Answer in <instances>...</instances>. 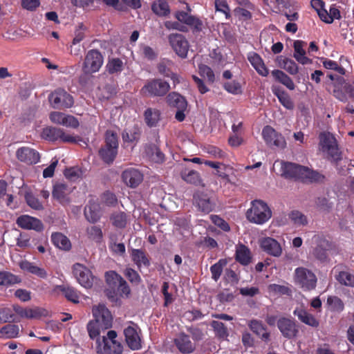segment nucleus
I'll return each mask as SVG.
<instances>
[{"label":"nucleus","instance_id":"f257e3e1","mask_svg":"<svg viewBox=\"0 0 354 354\" xmlns=\"http://www.w3.org/2000/svg\"><path fill=\"white\" fill-rule=\"evenodd\" d=\"M314 246L312 249V255L322 263H328L330 261L329 252L335 250L333 242L327 239L324 235H315L313 238Z\"/></svg>","mask_w":354,"mask_h":354},{"label":"nucleus","instance_id":"f03ea898","mask_svg":"<svg viewBox=\"0 0 354 354\" xmlns=\"http://www.w3.org/2000/svg\"><path fill=\"white\" fill-rule=\"evenodd\" d=\"M272 216V211L266 203L261 200H254L251 207L247 211L246 217L252 223L262 225Z\"/></svg>","mask_w":354,"mask_h":354},{"label":"nucleus","instance_id":"7ed1b4c3","mask_svg":"<svg viewBox=\"0 0 354 354\" xmlns=\"http://www.w3.org/2000/svg\"><path fill=\"white\" fill-rule=\"evenodd\" d=\"M115 330H109L106 336L97 339L96 349L98 354H122L123 347L116 339Z\"/></svg>","mask_w":354,"mask_h":354},{"label":"nucleus","instance_id":"20e7f679","mask_svg":"<svg viewBox=\"0 0 354 354\" xmlns=\"http://www.w3.org/2000/svg\"><path fill=\"white\" fill-rule=\"evenodd\" d=\"M118 149V135L112 131H106L105 133V145L99 150V156L102 161L111 165L115 160Z\"/></svg>","mask_w":354,"mask_h":354},{"label":"nucleus","instance_id":"39448f33","mask_svg":"<svg viewBox=\"0 0 354 354\" xmlns=\"http://www.w3.org/2000/svg\"><path fill=\"white\" fill-rule=\"evenodd\" d=\"M170 90L169 84L159 78L148 80L142 87V94L149 97H163Z\"/></svg>","mask_w":354,"mask_h":354},{"label":"nucleus","instance_id":"423d86ee","mask_svg":"<svg viewBox=\"0 0 354 354\" xmlns=\"http://www.w3.org/2000/svg\"><path fill=\"white\" fill-rule=\"evenodd\" d=\"M295 281L304 291H310L316 288L317 279L311 270L299 267L295 270Z\"/></svg>","mask_w":354,"mask_h":354},{"label":"nucleus","instance_id":"0eeeda50","mask_svg":"<svg viewBox=\"0 0 354 354\" xmlns=\"http://www.w3.org/2000/svg\"><path fill=\"white\" fill-rule=\"evenodd\" d=\"M332 86V93L339 101L346 102L348 97L354 99V86L348 82L344 77L337 78V81L333 82Z\"/></svg>","mask_w":354,"mask_h":354},{"label":"nucleus","instance_id":"6e6552de","mask_svg":"<svg viewBox=\"0 0 354 354\" xmlns=\"http://www.w3.org/2000/svg\"><path fill=\"white\" fill-rule=\"evenodd\" d=\"M49 102L54 109H65L73 105V97L64 89L58 88L52 92L48 97Z\"/></svg>","mask_w":354,"mask_h":354},{"label":"nucleus","instance_id":"1a4fd4ad","mask_svg":"<svg viewBox=\"0 0 354 354\" xmlns=\"http://www.w3.org/2000/svg\"><path fill=\"white\" fill-rule=\"evenodd\" d=\"M92 313L94 317L93 320L100 325L102 330L112 327L113 316L105 305L94 306L92 308Z\"/></svg>","mask_w":354,"mask_h":354},{"label":"nucleus","instance_id":"9d476101","mask_svg":"<svg viewBox=\"0 0 354 354\" xmlns=\"http://www.w3.org/2000/svg\"><path fill=\"white\" fill-rule=\"evenodd\" d=\"M281 176L286 179H293L302 182L305 167L297 163L281 160L280 162Z\"/></svg>","mask_w":354,"mask_h":354},{"label":"nucleus","instance_id":"9b49d317","mask_svg":"<svg viewBox=\"0 0 354 354\" xmlns=\"http://www.w3.org/2000/svg\"><path fill=\"white\" fill-rule=\"evenodd\" d=\"M168 105L178 109L175 118L178 122H183L185 118V111L187 108V102L185 97L176 92H171L166 97Z\"/></svg>","mask_w":354,"mask_h":354},{"label":"nucleus","instance_id":"f8f14e48","mask_svg":"<svg viewBox=\"0 0 354 354\" xmlns=\"http://www.w3.org/2000/svg\"><path fill=\"white\" fill-rule=\"evenodd\" d=\"M103 60V56L98 50H88L83 64L84 72L88 74L97 72L102 66Z\"/></svg>","mask_w":354,"mask_h":354},{"label":"nucleus","instance_id":"ddd939ff","mask_svg":"<svg viewBox=\"0 0 354 354\" xmlns=\"http://www.w3.org/2000/svg\"><path fill=\"white\" fill-rule=\"evenodd\" d=\"M168 41L174 51L182 59L187 57L189 44L186 37L179 33H172L168 36Z\"/></svg>","mask_w":354,"mask_h":354},{"label":"nucleus","instance_id":"4468645a","mask_svg":"<svg viewBox=\"0 0 354 354\" xmlns=\"http://www.w3.org/2000/svg\"><path fill=\"white\" fill-rule=\"evenodd\" d=\"M176 19L191 29L193 34L200 33L203 28V23L198 17L192 15L185 11H177L174 15Z\"/></svg>","mask_w":354,"mask_h":354},{"label":"nucleus","instance_id":"2eb2a0df","mask_svg":"<svg viewBox=\"0 0 354 354\" xmlns=\"http://www.w3.org/2000/svg\"><path fill=\"white\" fill-rule=\"evenodd\" d=\"M176 19L191 29L193 34L200 33L203 28V23L198 17L192 15L185 11H177L174 15Z\"/></svg>","mask_w":354,"mask_h":354},{"label":"nucleus","instance_id":"dca6fc26","mask_svg":"<svg viewBox=\"0 0 354 354\" xmlns=\"http://www.w3.org/2000/svg\"><path fill=\"white\" fill-rule=\"evenodd\" d=\"M262 136L265 142L269 147H276L277 148L283 149L286 146L284 137L269 125L263 127Z\"/></svg>","mask_w":354,"mask_h":354},{"label":"nucleus","instance_id":"f3484780","mask_svg":"<svg viewBox=\"0 0 354 354\" xmlns=\"http://www.w3.org/2000/svg\"><path fill=\"white\" fill-rule=\"evenodd\" d=\"M73 273L78 283L85 288H90L93 284V276L89 269L81 263L73 266Z\"/></svg>","mask_w":354,"mask_h":354},{"label":"nucleus","instance_id":"a211bd4d","mask_svg":"<svg viewBox=\"0 0 354 354\" xmlns=\"http://www.w3.org/2000/svg\"><path fill=\"white\" fill-rule=\"evenodd\" d=\"M193 204L198 211L204 214H209L213 211L216 205L208 194L200 191L194 194Z\"/></svg>","mask_w":354,"mask_h":354},{"label":"nucleus","instance_id":"6ab92c4d","mask_svg":"<svg viewBox=\"0 0 354 354\" xmlns=\"http://www.w3.org/2000/svg\"><path fill=\"white\" fill-rule=\"evenodd\" d=\"M42 138L49 141L60 140L63 142H75L74 137L66 134L63 129L57 127H47L43 129Z\"/></svg>","mask_w":354,"mask_h":354},{"label":"nucleus","instance_id":"aec40b11","mask_svg":"<svg viewBox=\"0 0 354 354\" xmlns=\"http://www.w3.org/2000/svg\"><path fill=\"white\" fill-rule=\"evenodd\" d=\"M132 326H129L124 330V335L127 344L131 350L141 348V338L138 333L140 328L136 324L131 322Z\"/></svg>","mask_w":354,"mask_h":354},{"label":"nucleus","instance_id":"412c9836","mask_svg":"<svg viewBox=\"0 0 354 354\" xmlns=\"http://www.w3.org/2000/svg\"><path fill=\"white\" fill-rule=\"evenodd\" d=\"M277 327L282 335L289 339L295 337L299 333L295 321L287 317L279 318Z\"/></svg>","mask_w":354,"mask_h":354},{"label":"nucleus","instance_id":"4be33fe9","mask_svg":"<svg viewBox=\"0 0 354 354\" xmlns=\"http://www.w3.org/2000/svg\"><path fill=\"white\" fill-rule=\"evenodd\" d=\"M293 315L299 322L313 328H317L319 326V320L302 306L296 307L293 310Z\"/></svg>","mask_w":354,"mask_h":354},{"label":"nucleus","instance_id":"5701e85b","mask_svg":"<svg viewBox=\"0 0 354 354\" xmlns=\"http://www.w3.org/2000/svg\"><path fill=\"white\" fill-rule=\"evenodd\" d=\"M17 159L28 165L36 164L39 161L40 156L37 151L28 147H22L16 151Z\"/></svg>","mask_w":354,"mask_h":354},{"label":"nucleus","instance_id":"b1692460","mask_svg":"<svg viewBox=\"0 0 354 354\" xmlns=\"http://www.w3.org/2000/svg\"><path fill=\"white\" fill-rule=\"evenodd\" d=\"M16 223L24 230H33L36 232H41L44 230V225L39 219L26 214L19 216Z\"/></svg>","mask_w":354,"mask_h":354},{"label":"nucleus","instance_id":"393cba45","mask_svg":"<svg viewBox=\"0 0 354 354\" xmlns=\"http://www.w3.org/2000/svg\"><path fill=\"white\" fill-rule=\"evenodd\" d=\"M174 63L168 59H162L157 65L158 73L166 77H169L173 81L174 86L180 83L179 75L173 72Z\"/></svg>","mask_w":354,"mask_h":354},{"label":"nucleus","instance_id":"a878e982","mask_svg":"<svg viewBox=\"0 0 354 354\" xmlns=\"http://www.w3.org/2000/svg\"><path fill=\"white\" fill-rule=\"evenodd\" d=\"M13 308L15 312L22 318L39 319L48 315V312L46 309L39 307L29 308H23L19 306H14Z\"/></svg>","mask_w":354,"mask_h":354},{"label":"nucleus","instance_id":"bb28decb","mask_svg":"<svg viewBox=\"0 0 354 354\" xmlns=\"http://www.w3.org/2000/svg\"><path fill=\"white\" fill-rule=\"evenodd\" d=\"M122 179L127 186L135 188L142 181L143 175L137 169L128 168L122 172Z\"/></svg>","mask_w":354,"mask_h":354},{"label":"nucleus","instance_id":"cd10ccee","mask_svg":"<svg viewBox=\"0 0 354 354\" xmlns=\"http://www.w3.org/2000/svg\"><path fill=\"white\" fill-rule=\"evenodd\" d=\"M260 247L267 254L279 257L282 254V248L280 243L273 238L265 237L260 241Z\"/></svg>","mask_w":354,"mask_h":354},{"label":"nucleus","instance_id":"c85d7f7f","mask_svg":"<svg viewBox=\"0 0 354 354\" xmlns=\"http://www.w3.org/2000/svg\"><path fill=\"white\" fill-rule=\"evenodd\" d=\"M71 192L70 188L66 184L57 183L53 185L52 196L62 205H68L70 203L68 195Z\"/></svg>","mask_w":354,"mask_h":354},{"label":"nucleus","instance_id":"c756f323","mask_svg":"<svg viewBox=\"0 0 354 354\" xmlns=\"http://www.w3.org/2000/svg\"><path fill=\"white\" fill-rule=\"evenodd\" d=\"M130 257L131 261L140 271H141L142 267L148 268L151 266L150 257L144 250L131 249L130 252Z\"/></svg>","mask_w":354,"mask_h":354},{"label":"nucleus","instance_id":"7c9ffc66","mask_svg":"<svg viewBox=\"0 0 354 354\" xmlns=\"http://www.w3.org/2000/svg\"><path fill=\"white\" fill-rule=\"evenodd\" d=\"M174 344L183 353H191L194 350V346L189 335L184 333H180L175 339Z\"/></svg>","mask_w":354,"mask_h":354},{"label":"nucleus","instance_id":"2f4dec72","mask_svg":"<svg viewBox=\"0 0 354 354\" xmlns=\"http://www.w3.org/2000/svg\"><path fill=\"white\" fill-rule=\"evenodd\" d=\"M252 254L250 250L244 244L236 245L235 252V260L243 266H248L252 262Z\"/></svg>","mask_w":354,"mask_h":354},{"label":"nucleus","instance_id":"473e14b6","mask_svg":"<svg viewBox=\"0 0 354 354\" xmlns=\"http://www.w3.org/2000/svg\"><path fill=\"white\" fill-rule=\"evenodd\" d=\"M272 91L273 94L277 96L279 102L287 109L292 110L295 107L294 102H292L289 94L283 91L281 87L272 86Z\"/></svg>","mask_w":354,"mask_h":354},{"label":"nucleus","instance_id":"72a5a7b5","mask_svg":"<svg viewBox=\"0 0 354 354\" xmlns=\"http://www.w3.org/2000/svg\"><path fill=\"white\" fill-rule=\"evenodd\" d=\"M306 43L301 40H296L294 41V57L300 64L305 65L312 63V59L306 56V51L304 46Z\"/></svg>","mask_w":354,"mask_h":354},{"label":"nucleus","instance_id":"f704fd0d","mask_svg":"<svg viewBox=\"0 0 354 354\" xmlns=\"http://www.w3.org/2000/svg\"><path fill=\"white\" fill-rule=\"evenodd\" d=\"M142 130L138 125L125 129L122 133V138L124 142L137 143L141 136Z\"/></svg>","mask_w":354,"mask_h":354},{"label":"nucleus","instance_id":"c9c22d12","mask_svg":"<svg viewBox=\"0 0 354 354\" xmlns=\"http://www.w3.org/2000/svg\"><path fill=\"white\" fill-rule=\"evenodd\" d=\"M248 59L251 65L260 75L263 77L268 75V69L265 66L262 58L259 54L257 53H252L248 55Z\"/></svg>","mask_w":354,"mask_h":354},{"label":"nucleus","instance_id":"e433bc0d","mask_svg":"<svg viewBox=\"0 0 354 354\" xmlns=\"http://www.w3.org/2000/svg\"><path fill=\"white\" fill-rule=\"evenodd\" d=\"M19 267L24 271L35 274L41 279L47 277V272L44 268H39L28 261H21Z\"/></svg>","mask_w":354,"mask_h":354},{"label":"nucleus","instance_id":"4c0bfd02","mask_svg":"<svg viewBox=\"0 0 354 354\" xmlns=\"http://www.w3.org/2000/svg\"><path fill=\"white\" fill-rule=\"evenodd\" d=\"M303 175V183H323L326 180L324 175L318 171L310 169L308 167H305V171Z\"/></svg>","mask_w":354,"mask_h":354},{"label":"nucleus","instance_id":"58836bf2","mask_svg":"<svg viewBox=\"0 0 354 354\" xmlns=\"http://www.w3.org/2000/svg\"><path fill=\"white\" fill-rule=\"evenodd\" d=\"M51 241L53 245L63 250L68 251L71 248L68 238L61 232H54L51 234Z\"/></svg>","mask_w":354,"mask_h":354},{"label":"nucleus","instance_id":"ea45409f","mask_svg":"<svg viewBox=\"0 0 354 354\" xmlns=\"http://www.w3.org/2000/svg\"><path fill=\"white\" fill-rule=\"evenodd\" d=\"M251 330L261 337L263 341H268L270 338V333L266 331V327L261 321L252 319L248 324Z\"/></svg>","mask_w":354,"mask_h":354},{"label":"nucleus","instance_id":"a19ab883","mask_svg":"<svg viewBox=\"0 0 354 354\" xmlns=\"http://www.w3.org/2000/svg\"><path fill=\"white\" fill-rule=\"evenodd\" d=\"M272 75L277 82L286 86L289 90L295 89V85L292 80L283 71L275 69L272 71Z\"/></svg>","mask_w":354,"mask_h":354},{"label":"nucleus","instance_id":"79ce46f5","mask_svg":"<svg viewBox=\"0 0 354 354\" xmlns=\"http://www.w3.org/2000/svg\"><path fill=\"white\" fill-rule=\"evenodd\" d=\"M152 11L159 17H166L170 13V8L166 0H158L151 5Z\"/></svg>","mask_w":354,"mask_h":354},{"label":"nucleus","instance_id":"37998d69","mask_svg":"<svg viewBox=\"0 0 354 354\" xmlns=\"http://www.w3.org/2000/svg\"><path fill=\"white\" fill-rule=\"evenodd\" d=\"M21 278L7 271H0V286H10L20 283Z\"/></svg>","mask_w":354,"mask_h":354},{"label":"nucleus","instance_id":"c03bdc74","mask_svg":"<svg viewBox=\"0 0 354 354\" xmlns=\"http://www.w3.org/2000/svg\"><path fill=\"white\" fill-rule=\"evenodd\" d=\"M144 116L147 126L156 127L160 120V111L156 109L148 108L145 110Z\"/></svg>","mask_w":354,"mask_h":354},{"label":"nucleus","instance_id":"a18cd8bd","mask_svg":"<svg viewBox=\"0 0 354 354\" xmlns=\"http://www.w3.org/2000/svg\"><path fill=\"white\" fill-rule=\"evenodd\" d=\"M180 176L187 183L195 185H200L201 182L199 173L195 170L185 169L180 172Z\"/></svg>","mask_w":354,"mask_h":354},{"label":"nucleus","instance_id":"49530a36","mask_svg":"<svg viewBox=\"0 0 354 354\" xmlns=\"http://www.w3.org/2000/svg\"><path fill=\"white\" fill-rule=\"evenodd\" d=\"M335 278L341 285L354 287V275L349 272L340 270L335 274Z\"/></svg>","mask_w":354,"mask_h":354},{"label":"nucleus","instance_id":"de8ad7c7","mask_svg":"<svg viewBox=\"0 0 354 354\" xmlns=\"http://www.w3.org/2000/svg\"><path fill=\"white\" fill-rule=\"evenodd\" d=\"M123 278L118 274L115 271L110 270L105 273V280L110 288H111L113 292H115V288L120 283Z\"/></svg>","mask_w":354,"mask_h":354},{"label":"nucleus","instance_id":"09e8293b","mask_svg":"<svg viewBox=\"0 0 354 354\" xmlns=\"http://www.w3.org/2000/svg\"><path fill=\"white\" fill-rule=\"evenodd\" d=\"M106 68L109 74L118 73L124 69V63L120 58L109 59Z\"/></svg>","mask_w":354,"mask_h":354},{"label":"nucleus","instance_id":"8fccbe9b","mask_svg":"<svg viewBox=\"0 0 354 354\" xmlns=\"http://www.w3.org/2000/svg\"><path fill=\"white\" fill-rule=\"evenodd\" d=\"M110 219L113 225L120 229L124 228L127 223V216L122 212H114Z\"/></svg>","mask_w":354,"mask_h":354},{"label":"nucleus","instance_id":"3c124183","mask_svg":"<svg viewBox=\"0 0 354 354\" xmlns=\"http://www.w3.org/2000/svg\"><path fill=\"white\" fill-rule=\"evenodd\" d=\"M19 328L17 325L7 324L0 329V337L15 338L19 335Z\"/></svg>","mask_w":354,"mask_h":354},{"label":"nucleus","instance_id":"603ef678","mask_svg":"<svg viewBox=\"0 0 354 354\" xmlns=\"http://www.w3.org/2000/svg\"><path fill=\"white\" fill-rule=\"evenodd\" d=\"M211 326L217 337L226 339L228 337L229 333L227 328L223 322L214 320L211 322Z\"/></svg>","mask_w":354,"mask_h":354},{"label":"nucleus","instance_id":"864d4df0","mask_svg":"<svg viewBox=\"0 0 354 354\" xmlns=\"http://www.w3.org/2000/svg\"><path fill=\"white\" fill-rule=\"evenodd\" d=\"M227 265V261L224 259H221L218 262L214 263L210 267V272L212 274V278L217 281L223 272V268Z\"/></svg>","mask_w":354,"mask_h":354},{"label":"nucleus","instance_id":"5fc2aeb1","mask_svg":"<svg viewBox=\"0 0 354 354\" xmlns=\"http://www.w3.org/2000/svg\"><path fill=\"white\" fill-rule=\"evenodd\" d=\"M60 290L68 301L74 304L79 303V292L74 288L70 286H63L61 288Z\"/></svg>","mask_w":354,"mask_h":354},{"label":"nucleus","instance_id":"6e6d98bb","mask_svg":"<svg viewBox=\"0 0 354 354\" xmlns=\"http://www.w3.org/2000/svg\"><path fill=\"white\" fill-rule=\"evenodd\" d=\"M327 304L329 310L333 312H342L344 308L343 301L337 296H329L327 298Z\"/></svg>","mask_w":354,"mask_h":354},{"label":"nucleus","instance_id":"4d7b16f0","mask_svg":"<svg viewBox=\"0 0 354 354\" xmlns=\"http://www.w3.org/2000/svg\"><path fill=\"white\" fill-rule=\"evenodd\" d=\"M86 329L89 335V337L91 339H101L100 337L102 328L100 325L94 322L93 320H91L88 322L86 326Z\"/></svg>","mask_w":354,"mask_h":354},{"label":"nucleus","instance_id":"13d9d810","mask_svg":"<svg viewBox=\"0 0 354 354\" xmlns=\"http://www.w3.org/2000/svg\"><path fill=\"white\" fill-rule=\"evenodd\" d=\"M24 198L27 205L31 208L36 210L44 209L42 203L32 192H26Z\"/></svg>","mask_w":354,"mask_h":354},{"label":"nucleus","instance_id":"bf43d9fd","mask_svg":"<svg viewBox=\"0 0 354 354\" xmlns=\"http://www.w3.org/2000/svg\"><path fill=\"white\" fill-rule=\"evenodd\" d=\"M268 290L275 295L290 296L292 290L290 288L283 285L272 283L268 286Z\"/></svg>","mask_w":354,"mask_h":354},{"label":"nucleus","instance_id":"052dcab7","mask_svg":"<svg viewBox=\"0 0 354 354\" xmlns=\"http://www.w3.org/2000/svg\"><path fill=\"white\" fill-rule=\"evenodd\" d=\"M199 74L207 79V81L212 84L215 81V75L213 70L205 64H201L198 66Z\"/></svg>","mask_w":354,"mask_h":354},{"label":"nucleus","instance_id":"680f3d73","mask_svg":"<svg viewBox=\"0 0 354 354\" xmlns=\"http://www.w3.org/2000/svg\"><path fill=\"white\" fill-rule=\"evenodd\" d=\"M289 218L295 225H306L308 223L306 216L297 210L292 211Z\"/></svg>","mask_w":354,"mask_h":354},{"label":"nucleus","instance_id":"e2e57ef3","mask_svg":"<svg viewBox=\"0 0 354 354\" xmlns=\"http://www.w3.org/2000/svg\"><path fill=\"white\" fill-rule=\"evenodd\" d=\"M324 151L327 153L328 159H330L333 162L337 164V162L342 160V154L337 144L327 149Z\"/></svg>","mask_w":354,"mask_h":354},{"label":"nucleus","instance_id":"0e129e2a","mask_svg":"<svg viewBox=\"0 0 354 354\" xmlns=\"http://www.w3.org/2000/svg\"><path fill=\"white\" fill-rule=\"evenodd\" d=\"M123 274L131 283L138 285L141 281V277L138 272L131 268H127Z\"/></svg>","mask_w":354,"mask_h":354},{"label":"nucleus","instance_id":"69168bd1","mask_svg":"<svg viewBox=\"0 0 354 354\" xmlns=\"http://www.w3.org/2000/svg\"><path fill=\"white\" fill-rule=\"evenodd\" d=\"M223 88L226 91L233 95H238L242 93L240 83L235 80L224 83Z\"/></svg>","mask_w":354,"mask_h":354},{"label":"nucleus","instance_id":"338daca9","mask_svg":"<svg viewBox=\"0 0 354 354\" xmlns=\"http://www.w3.org/2000/svg\"><path fill=\"white\" fill-rule=\"evenodd\" d=\"M250 10H254V9H250L245 7H236L234 9V13L239 19L247 21L251 19L252 17Z\"/></svg>","mask_w":354,"mask_h":354},{"label":"nucleus","instance_id":"774afa93","mask_svg":"<svg viewBox=\"0 0 354 354\" xmlns=\"http://www.w3.org/2000/svg\"><path fill=\"white\" fill-rule=\"evenodd\" d=\"M86 232L89 239L100 242L102 239V231L100 227L93 225L88 227Z\"/></svg>","mask_w":354,"mask_h":354}]
</instances>
